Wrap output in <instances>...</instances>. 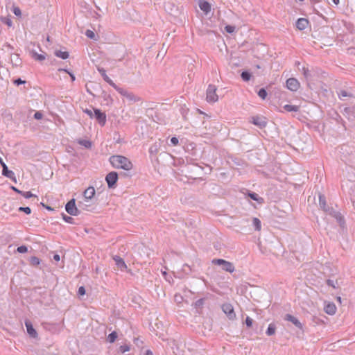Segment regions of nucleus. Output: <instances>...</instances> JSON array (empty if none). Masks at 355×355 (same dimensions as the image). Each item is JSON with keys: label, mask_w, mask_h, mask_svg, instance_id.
<instances>
[{"label": "nucleus", "mask_w": 355, "mask_h": 355, "mask_svg": "<svg viewBox=\"0 0 355 355\" xmlns=\"http://www.w3.org/2000/svg\"><path fill=\"white\" fill-rule=\"evenodd\" d=\"M160 148H161V144L159 142H155L150 147L149 154H150V157L152 159H157L156 155L158 153L159 150H160Z\"/></svg>", "instance_id": "ddd939ff"}, {"label": "nucleus", "mask_w": 355, "mask_h": 355, "mask_svg": "<svg viewBox=\"0 0 355 355\" xmlns=\"http://www.w3.org/2000/svg\"><path fill=\"white\" fill-rule=\"evenodd\" d=\"M212 263L217 266H220L222 269L226 272H233L235 267L232 262L227 261L223 259H214L212 260Z\"/></svg>", "instance_id": "7ed1b4c3"}, {"label": "nucleus", "mask_w": 355, "mask_h": 355, "mask_svg": "<svg viewBox=\"0 0 355 355\" xmlns=\"http://www.w3.org/2000/svg\"><path fill=\"white\" fill-rule=\"evenodd\" d=\"M334 114L336 115V117H334V119L337 121V123H341L343 126L345 128V130H346L345 122L342 119V117L336 112H335Z\"/></svg>", "instance_id": "4c0bfd02"}, {"label": "nucleus", "mask_w": 355, "mask_h": 355, "mask_svg": "<svg viewBox=\"0 0 355 355\" xmlns=\"http://www.w3.org/2000/svg\"><path fill=\"white\" fill-rule=\"evenodd\" d=\"M245 324H246L247 327L250 328L252 326L253 320L249 316H247L245 320Z\"/></svg>", "instance_id": "09e8293b"}, {"label": "nucleus", "mask_w": 355, "mask_h": 355, "mask_svg": "<svg viewBox=\"0 0 355 355\" xmlns=\"http://www.w3.org/2000/svg\"><path fill=\"white\" fill-rule=\"evenodd\" d=\"M85 288L84 286H80L78 291V295L83 296L85 294Z\"/></svg>", "instance_id": "e2e57ef3"}, {"label": "nucleus", "mask_w": 355, "mask_h": 355, "mask_svg": "<svg viewBox=\"0 0 355 355\" xmlns=\"http://www.w3.org/2000/svg\"><path fill=\"white\" fill-rule=\"evenodd\" d=\"M326 213H327L328 214L334 218L336 216V214H338V211H336L332 207H328V209H327Z\"/></svg>", "instance_id": "37998d69"}, {"label": "nucleus", "mask_w": 355, "mask_h": 355, "mask_svg": "<svg viewBox=\"0 0 355 355\" xmlns=\"http://www.w3.org/2000/svg\"><path fill=\"white\" fill-rule=\"evenodd\" d=\"M286 87L292 92H296L300 87V83L296 78H290L286 80Z\"/></svg>", "instance_id": "9b49d317"}, {"label": "nucleus", "mask_w": 355, "mask_h": 355, "mask_svg": "<svg viewBox=\"0 0 355 355\" xmlns=\"http://www.w3.org/2000/svg\"><path fill=\"white\" fill-rule=\"evenodd\" d=\"M284 320L292 322L297 328L303 331V325L296 317L287 313L284 315Z\"/></svg>", "instance_id": "f8f14e48"}, {"label": "nucleus", "mask_w": 355, "mask_h": 355, "mask_svg": "<svg viewBox=\"0 0 355 355\" xmlns=\"http://www.w3.org/2000/svg\"><path fill=\"white\" fill-rule=\"evenodd\" d=\"M40 261L41 260L38 257L35 256L31 257L29 259V263L33 266H37L38 265H40Z\"/></svg>", "instance_id": "72a5a7b5"}, {"label": "nucleus", "mask_w": 355, "mask_h": 355, "mask_svg": "<svg viewBox=\"0 0 355 355\" xmlns=\"http://www.w3.org/2000/svg\"><path fill=\"white\" fill-rule=\"evenodd\" d=\"M110 162L114 168H121L125 171H130L133 167L131 161L123 155H112L110 157Z\"/></svg>", "instance_id": "f257e3e1"}, {"label": "nucleus", "mask_w": 355, "mask_h": 355, "mask_svg": "<svg viewBox=\"0 0 355 355\" xmlns=\"http://www.w3.org/2000/svg\"><path fill=\"white\" fill-rule=\"evenodd\" d=\"M252 224L254 226V228L256 230H260L261 227V221L257 218H253L252 219Z\"/></svg>", "instance_id": "c9c22d12"}, {"label": "nucleus", "mask_w": 355, "mask_h": 355, "mask_svg": "<svg viewBox=\"0 0 355 355\" xmlns=\"http://www.w3.org/2000/svg\"><path fill=\"white\" fill-rule=\"evenodd\" d=\"M275 332H276V325L274 323H270L268 327L266 334L268 336H270L274 335L275 334Z\"/></svg>", "instance_id": "c85d7f7f"}, {"label": "nucleus", "mask_w": 355, "mask_h": 355, "mask_svg": "<svg viewBox=\"0 0 355 355\" xmlns=\"http://www.w3.org/2000/svg\"><path fill=\"white\" fill-rule=\"evenodd\" d=\"M258 96L263 100L266 99L268 93L265 88H261L257 92Z\"/></svg>", "instance_id": "e433bc0d"}, {"label": "nucleus", "mask_w": 355, "mask_h": 355, "mask_svg": "<svg viewBox=\"0 0 355 355\" xmlns=\"http://www.w3.org/2000/svg\"><path fill=\"white\" fill-rule=\"evenodd\" d=\"M221 309L230 320H234L236 318V313L234 312L233 306L231 304H223L221 306Z\"/></svg>", "instance_id": "1a4fd4ad"}, {"label": "nucleus", "mask_w": 355, "mask_h": 355, "mask_svg": "<svg viewBox=\"0 0 355 355\" xmlns=\"http://www.w3.org/2000/svg\"><path fill=\"white\" fill-rule=\"evenodd\" d=\"M34 291L35 292L38 293L39 294H41L44 291L42 287H35L34 288Z\"/></svg>", "instance_id": "774afa93"}, {"label": "nucleus", "mask_w": 355, "mask_h": 355, "mask_svg": "<svg viewBox=\"0 0 355 355\" xmlns=\"http://www.w3.org/2000/svg\"><path fill=\"white\" fill-rule=\"evenodd\" d=\"M85 35L89 38V39H93V40H96L95 37H96V35L95 33L91 31V30H87L86 32H85Z\"/></svg>", "instance_id": "49530a36"}, {"label": "nucleus", "mask_w": 355, "mask_h": 355, "mask_svg": "<svg viewBox=\"0 0 355 355\" xmlns=\"http://www.w3.org/2000/svg\"><path fill=\"white\" fill-rule=\"evenodd\" d=\"M32 57L37 61H43L45 60V55L44 54H38L35 51H31Z\"/></svg>", "instance_id": "473e14b6"}, {"label": "nucleus", "mask_w": 355, "mask_h": 355, "mask_svg": "<svg viewBox=\"0 0 355 355\" xmlns=\"http://www.w3.org/2000/svg\"><path fill=\"white\" fill-rule=\"evenodd\" d=\"M208 297H201L200 298L199 300H196L194 303H193V306L196 309H202L204 304H205V301L206 299H207Z\"/></svg>", "instance_id": "cd10ccee"}, {"label": "nucleus", "mask_w": 355, "mask_h": 355, "mask_svg": "<svg viewBox=\"0 0 355 355\" xmlns=\"http://www.w3.org/2000/svg\"><path fill=\"white\" fill-rule=\"evenodd\" d=\"M98 71L101 73L103 80L110 86H112L114 84V83L107 76L106 71L103 68H98Z\"/></svg>", "instance_id": "412c9836"}, {"label": "nucleus", "mask_w": 355, "mask_h": 355, "mask_svg": "<svg viewBox=\"0 0 355 355\" xmlns=\"http://www.w3.org/2000/svg\"><path fill=\"white\" fill-rule=\"evenodd\" d=\"M326 283H327V284L329 286H331V287H333V288H336V284H338V281L336 280V283H334V280L329 279H327V280L326 281Z\"/></svg>", "instance_id": "5fc2aeb1"}, {"label": "nucleus", "mask_w": 355, "mask_h": 355, "mask_svg": "<svg viewBox=\"0 0 355 355\" xmlns=\"http://www.w3.org/2000/svg\"><path fill=\"white\" fill-rule=\"evenodd\" d=\"M225 31L230 34H232L235 31V26L232 25H226L225 26Z\"/></svg>", "instance_id": "79ce46f5"}, {"label": "nucleus", "mask_w": 355, "mask_h": 355, "mask_svg": "<svg viewBox=\"0 0 355 355\" xmlns=\"http://www.w3.org/2000/svg\"><path fill=\"white\" fill-rule=\"evenodd\" d=\"M102 97L103 98L104 101H108L109 100L112 102V98H111L110 95L107 94L105 91L102 92Z\"/></svg>", "instance_id": "3c124183"}, {"label": "nucleus", "mask_w": 355, "mask_h": 355, "mask_svg": "<svg viewBox=\"0 0 355 355\" xmlns=\"http://www.w3.org/2000/svg\"><path fill=\"white\" fill-rule=\"evenodd\" d=\"M338 95L340 99H342L343 97H351L352 96V94L347 92L345 90H340L338 93Z\"/></svg>", "instance_id": "58836bf2"}, {"label": "nucleus", "mask_w": 355, "mask_h": 355, "mask_svg": "<svg viewBox=\"0 0 355 355\" xmlns=\"http://www.w3.org/2000/svg\"><path fill=\"white\" fill-rule=\"evenodd\" d=\"M12 12L17 17H20L21 15V11L19 7H14Z\"/></svg>", "instance_id": "4d7b16f0"}, {"label": "nucleus", "mask_w": 355, "mask_h": 355, "mask_svg": "<svg viewBox=\"0 0 355 355\" xmlns=\"http://www.w3.org/2000/svg\"><path fill=\"white\" fill-rule=\"evenodd\" d=\"M26 83V80H24L20 78L13 80V83L17 86H19L22 84H25Z\"/></svg>", "instance_id": "864d4df0"}, {"label": "nucleus", "mask_w": 355, "mask_h": 355, "mask_svg": "<svg viewBox=\"0 0 355 355\" xmlns=\"http://www.w3.org/2000/svg\"><path fill=\"white\" fill-rule=\"evenodd\" d=\"M207 101L209 103H215L218 101V96L216 94V87L214 85H209L207 89Z\"/></svg>", "instance_id": "39448f33"}, {"label": "nucleus", "mask_w": 355, "mask_h": 355, "mask_svg": "<svg viewBox=\"0 0 355 355\" xmlns=\"http://www.w3.org/2000/svg\"><path fill=\"white\" fill-rule=\"evenodd\" d=\"M54 55L56 57H58L62 60H66L69 58V53L68 51H62L60 50H55L54 51Z\"/></svg>", "instance_id": "a878e982"}, {"label": "nucleus", "mask_w": 355, "mask_h": 355, "mask_svg": "<svg viewBox=\"0 0 355 355\" xmlns=\"http://www.w3.org/2000/svg\"><path fill=\"white\" fill-rule=\"evenodd\" d=\"M283 108L287 111V112H297L299 111L300 110V107L297 106V105H288V104H286L285 105Z\"/></svg>", "instance_id": "c756f323"}, {"label": "nucleus", "mask_w": 355, "mask_h": 355, "mask_svg": "<svg viewBox=\"0 0 355 355\" xmlns=\"http://www.w3.org/2000/svg\"><path fill=\"white\" fill-rule=\"evenodd\" d=\"M62 215V219L66 222V223H70V224H74V218H73L71 216H69L67 215H66L64 213H62L61 214Z\"/></svg>", "instance_id": "f704fd0d"}, {"label": "nucleus", "mask_w": 355, "mask_h": 355, "mask_svg": "<svg viewBox=\"0 0 355 355\" xmlns=\"http://www.w3.org/2000/svg\"><path fill=\"white\" fill-rule=\"evenodd\" d=\"M80 214V211L77 208V207H75L73 212L70 214L71 216H78Z\"/></svg>", "instance_id": "338daca9"}, {"label": "nucleus", "mask_w": 355, "mask_h": 355, "mask_svg": "<svg viewBox=\"0 0 355 355\" xmlns=\"http://www.w3.org/2000/svg\"><path fill=\"white\" fill-rule=\"evenodd\" d=\"M192 270H193V268H191V266H189V265H188V264H187V263H186V264H184L183 268H182V270H183L185 273L188 274L189 272H191V271H192Z\"/></svg>", "instance_id": "603ef678"}, {"label": "nucleus", "mask_w": 355, "mask_h": 355, "mask_svg": "<svg viewBox=\"0 0 355 355\" xmlns=\"http://www.w3.org/2000/svg\"><path fill=\"white\" fill-rule=\"evenodd\" d=\"M76 207V200L74 198H72L69 200L65 205L66 211L70 215L73 212Z\"/></svg>", "instance_id": "aec40b11"}, {"label": "nucleus", "mask_w": 355, "mask_h": 355, "mask_svg": "<svg viewBox=\"0 0 355 355\" xmlns=\"http://www.w3.org/2000/svg\"><path fill=\"white\" fill-rule=\"evenodd\" d=\"M347 53L350 55H355V47H349L347 50Z\"/></svg>", "instance_id": "0e129e2a"}, {"label": "nucleus", "mask_w": 355, "mask_h": 355, "mask_svg": "<svg viewBox=\"0 0 355 355\" xmlns=\"http://www.w3.org/2000/svg\"><path fill=\"white\" fill-rule=\"evenodd\" d=\"M17 252L21 254H24L28 252L27 246L22 245L17 248Z\"/></svg>", "instance_id": "c03bdc74"}, {"label": "nucleus", "mask_w": 355, "mask_h": 355, "mask_svg": "<svg viewBox=\"0 0 355 355\" xmlns=\"http://www.w3.org/2000/svg\"><path fill=\"white\" fill-rule=\"evenodd\" d=\"M21 195L27 199L31 198L32 197H36V196L33 194L31 191H22Z\"/></svg>", "instance_id": "a18cd8bd"}, {"label": "nucleus", "mask_w": 355, "mask_h": 355, "mask_svg": "<svg viewBox=\"0 0 355 355\" xmlns=\"http://www.w3.org/2000/svg\"><path fill=\"white\" fill-rule=\"evenodd\" d=\"M34 119H36V120H40V119H42V117H43V114L41 112H36L35 114H34V116H33Z\"/></svg>", "instance_id": "680f3d73"}, {"label": "nucleus", "mask_w": 355, "mask_h": 355, "mask_svg": "<svg viewBox=\"0 0 355 355\" xmlns=\"http://www.w3.org/2000/svg\"><path fill=\"white\" fill-rule=\"evenodd\" d=\"M340 152L346 158V162L355 164V150L351 149L347 145H343Z\"/></svg>", "instance_id": "f03ea898"}, {"label": "nucleus", "mask_w": 355, "mask_h": 355, "mask_svg": "<svg viewBox=\"0 0 355 355\" xmlns=\"http://www.w3.org/2000/svg\"><path fill=\"white\" fill-rule=\"evenodd\" d=\"M123 96L131 102H137L141 100L139 97L135 96L132 92H130L128 90Z\"/></svg>", "instance_id": "b1692460"}, {"label": "nucleus", "mask_w": 355, "mask_h": 355, "mask_svg": "<svg viewBox=\"0 0 355 355\" xmlns=\"http://www.w3.org/2000/svg\"><path fill=\"white\" fill-rule=\"evenodd\" d=\"M246 195L252 200L257 202L259 205H262L265 202L264 199L260 197L257 193L250 190H247Z\"/></svg>", "instance_id": "4468645a"}, {"label": "nucleus", "mask_w": 355, "mask_h": 355, "mask_svg": "<svg viewBox=\"0 0 355 355\" xmlns=\"http://www.w3.org/2000/svg\"><path fill=\"white\" fill-rule=\"evenodd\" d=\"M242 80L245 82H248L252 78V73L248 70H244L241 73Z\"/></svg>", "instance_id": "bb28decb"}, {"label": "nucleus", "mask_w": 355, "mask_h": 355, "mask_svg": "<svg viewBox=\"0 0 355 355\" xmlns=\"http://www.w3.org/2000/svg\"><path fill=\"white\" fill-rule=\"evenodd\" d=\"M130 350V346L127 345H121L119 347V352L121 353H125L126 352H128Z\"/></svg>", "instance_id": "8fccbe9b"}, {"label": "nucleus", "mask_w": 355, "mask_h": 355, "mask_svg": "<svg viewBox=\"0 0 355 355\" xmlns=\"http://www.w3.org/2000/svg\"><path fill=\"white\" fill-rule=\"evenodd\" d=\"M18 211L20 212H24L27 215L31 214V209L29 207H19L18 208Z\"/></svg>", "instance_id": "ea45409f"}, {"label": "nucleus", "mask_w": 355, "mask_h": 355, "mask_svg": "<svg viewBox=\"0 0 355 355\" xmlns=\"http://www.w3.org/2000/svg\"><path fill=\"white\" fill-rule=\"evenodd\" d=\"M78 144L84 146L85 148H87V149H89L92 148V141H89V140H85V139H79L78 141Z\"/></svg>", "instance_id": "2f4dec72"}, {"label": "nucleus", "mask_w": 355, "mask_h": 355, "mask_svg": "<svg viewBox=\"0 0 355 355\" xmlns=\"http://www.w3.org/2000/svg\"><path fill=\"white\" fill-rule=\"evenodd\" d=\"M324 311L329 315H334L336 311V306L334 303H329L324 306Z\"/></svg>", "instance_id": "4be33fe9"}, {"label": "nucleus", "mask_w": 355, "mask_h": 355, "mask_svg": "<svg viewBox=\"0 0 355 355\" xmlns=\"http://www.w3.org/2000/svg\"><path fill=\"white\" fill-rule=\"evenodd\" d=\"M303 75L308 79L311 76L310 71L307 68L303 67Z\"/></svg>", "instance_id": "bf43d9fd"}, {"label": "nucleus", "mask_w": 355, "mask_h": 355, "mask_svg": "<svg viewBox=\"0 0 355 355\" xmlns=\"http://www.w3.org/2000/svg\"><path fill=\"white\" fill-rule=\"evenodd\" d=\"M3 22L6 24L7 26H11L12 24V21L10 19H8V18H4L3 19Z\"/></svg>", "instance_id": "69168bd1"}, {"label": "nucleus", "mask_w": 355, "mask_h": 355, "mask_svg": "<svg viewBox=\"0 0 355 355\" xmlns=\"http://www.w3.org/2000/svg\"><path fill=\"white\" fill-rule=\"evenodd\" d=\"M319 206L324 212H326L328 207H329L327 205L326 198L324 195H319Z\"/></svg>", "instance_id": "5701e85b"}, {"label": "nucleus", "mask_w": 355, "mask_h": 355, "mask_svg": "<svg viewBox=\"0 0 355 355\" xmlns=\"http://www.w3.org/2000/svg\"><path fill=\"white\" fill-rule=\"evenodd\" d=\"M24 324H25V326L26 328L27 333L29 335V336L33 338H37V336H38L37 332L35 330V329L33 327L32 322L29 320L26 319L25 320Z\"/></svg>", "instance_id": "9d476101"}, {"label": "nucleus", "mask_w": 355, "mask_h": 355, "mask_svg": "<svg viewBox=\"0 0 355 355\" xmlns=\"http://www.w3.org/2000/svg\"><path fill=\"white\" fill-rule=\"evenodd\" d=\"M121 178H130L132 177V173H130V171H125L124 172H121L120 173V175H119Z\"/></svg>", "instance_id": "de8ad7c7"}, {"label": "nucleus", "mask_w": 355, "mask_h": 355, "mask_svg": "<svg viewBox=\"0 0 355 355\" xmlns=\"http://www.w3.org/2000/svg\"><path fill=\"white\" fill-rule=\"evenodd\" d=\"M170 142L172 146H175L178 144L179 141L176 137H173L171 138Z\"/></svg>", "instance_id": "13d9d810"}, {"label": "nucleus", "mask_w": 355, "mask_h": 355, "mask_svg": "<svg viewBox=\"0 0 355 355\" xmlns=\"http://www.w3.org/2000/svg\"><path fill=\"white\" fill-rule=\"evenodd\" d=\"M355 107H345L344 109V114L348 118L349 120H355Z\"/></svg>", "instance_id": "6ab92c4d"}, {"label": "nucleus", "mask_w": 355, "mask_h": 355, "mask_svg": "<svg viewBox=\"0 0 355 355\" xmlns=\"http://www.w3.org/2000/svg\"><path fill=\"white\" fill-rule=\"evenodd\" d=\"M94 112V118L98 121L99 125L103 127L106 123V114L104 112H102L98 108H92Z\"/></svg>", "instance_id": "0eeeda50"}, {"label": "nucleus", "mask_w": 355, "mask_h": 355, "mask_svg": "<svg viewBox=\"0 0 355 355\" xmlns=\"http://www.w3.org/2000/svg\"><path fill=\"white\" fill-rule=\"evenodd\" d=\"M134 343L137 347H142V345H143L144 342L139 338H134Z\"/></svg>", "instance_id": "6e6d98bb"}, {"label": "nucleus", "mask_w": 355, "mask_h": 355, "mask_svg": "<svg viewBox=\"0 0 355 355\" xmlns=\"http://www.w3.org/2000/svg\"><path fill=\"white\" fill-rule=\"evenodd\" d=\"M250 122L259 127V128H263L267 125V119L263 116H253L250 117Z\"/></svg>", "instance_id": "6e6552de"}, {"label": "nucleus", "mask_w": 355, "mask_h": 355, "mask_svg": "<svg viewBox=\"0 0 355 355\" xmlns=\"http://www.w3.org/2000/svg\"><path fill=\"white\" fill-rule=\"evenodd\" d=\"M95 189L93 187H89L87 189L83 192V196L85 198V201H88L89 200H92L95 195Z\"/></svg>", "instance_id": "a211bd4d"}, {"label": "nucleus", "mask_w": 355, "mask_h": 355, "mask_svg": "<svg viewBox=\"0 0 355 355\" xmlns=\"http://www.w3.org/2000/svg\"><path fill=\"white\" fill-rule=\"evenodd\" d=\"M83 112L85 113H86L91 119L94 118V110L92 111L89 109H85L83 110Z\"/></svg>", "instance_id": "052dcab7"}, {"label": "nucleus", "mask_w": 355, "mask_h": 355, "mask_svg": "<svg viewBox=\"0 0 355 355\" xmlns=\"http://www.w3.org/2000/svg\"><path fill=\"white\" fill-rule=\"evenodd\" d=\"M118 338V334L116 331H114L112 332H111L107 338V342L110 343H114L116 340Z\"/></svg>", "instance_id": "7c9ffc66"}, {"label": "nucleus", "mask_w": 355, "mask_h": 355, "mask_svg": "<svg viewBox=\"0 0 355 355\" xmlns=\"http://www.w3.org/2000/svg\"><path fill=\"white\" fill-rule=\"evenodd\" d=\"M334 218H336L337 223L342 229H344L345 227V220L341 213L338 212V214H336V216L334 217Z\"/></svg>", "instance_id": "393cba45"}, {"label": "nucleus", "mask_w": 355, "mask_h": 355, "mask_svg": "<svg viewBox=\"0 0 355 355\" xmlns=\"http://www.w3.org/2000/svg\"><path fill=\"white\" fill-rule=\"evenodd\" d=\"M0 164L2 167V175L8 178H10L15 183H17V179L15 173L12 171L8 169L6 163L3 161L2 158L0 157Z\"/></svg>", "instance_id": "423d86ee"}, {"label": "nucleus", "mask_w": 355, "mask_h": 355, "mask_svg": "<svg viewBox=\"0 0 355 355\" xmlns=\"http://www.w3.org/2000/svg\"><path fill=\"white\" fill-rule=\"evenodd\" d=\"M113 259L114 260L118 268L120 269L121 270L123 271L127 268V266L124 260L121 257L115 255L113 257Z\"/></svg>", "instance_id": "dca6fc26"}, {"label": "nucleus", "mask_w": 355, "mask_h": 355, "mask_svg": "<svg viewBox=\"0 0 355 355\" xmlns=\"http://www.w3.org/2000/svg\"><path fill=\"white\" fill-rule=\"evenodd\" d=\"M119 179V174L116 171H111L105 176V181L109 189H114Z\"/></svg>", "instance_id": "20e7f679"}, {"label": "nucleus", "mask_w": 355, "mask_h": 355, "mask_svg": "<svg viewBox=\"0 0 355 355\" xmlns=\"http://www.w3.org/2000/svg\"><path fill=\"white\" fill-rule=\"evenodd\" d=\"M114 87L121 96H124L125 92H127L126 89L118 87L115 83L112 86Z\"/></svg>", "instance_id": "a19ab883"}, {"label": "nucleus", "mask_w": 355, "mask_h": 355, "mask_svg": "<svg viewBox=\"0 0 355 355\" xmlns=\"http://www.w3.org/2000/svg\"><path fill=\"white\" fill-rule=\"evenodd\" d=\"M309 24V21L305 18H299L296 21V27L300 31L304 30Z\"/></svg>", "instance_id": "f3484780"}, {"label": "nucleus", "mask_w": 355, "mask_h": 355, "mask_svg": "<svg viewBox=\"0 0 355 355\" xmlns=\"http://www.w3.org/2000/svg\"><path fill=\"white\" fill-rule=\"evenodd\" d=\"M198 6L205 14L207 15L211 10V4L206 0H199Z\"/></svg>", "instance_id": "2eb2a0df"}]
</instances>
